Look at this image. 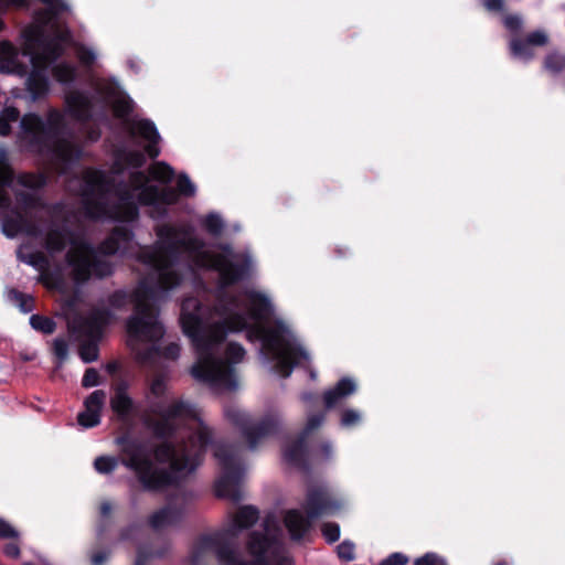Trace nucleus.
<instances>
[{
	"label": "nucleus",
	"instance_id": "nucleus-64",
	"mask_svg": "<svg viewBox=\"0 0 565 565\" xmlns=\"http://www.w3.org/2000/svg\"><path fill=\"white\" fill-rule=\"evenodd\" d=\"M24 565H33V564H31V563H25Z\"/></svg>",
	"mask_w": 565,
	"mask_h": 565
},
{
	"label": "nucleus",
	"instance_id": "nucleus-32",
	"mask_svg": "<svg viewBox=\"0 0 565 565\" xmlns=\"http://www.w3.org/2000/svg\"><path fill=\"white\" fill-rule=\"evenodd\" d=\"M118 459L111 456H99L94 460V468L100 475H109L118 467Z\"/></svg>",
	"mask_w": 565,
	"mask_h": 565
},
{
	"label": "nucleus",
	"instance_id": "nucleus-57",
	"mask_svg": "<svg viewBox=\"0 0 565 565\" xmlns=\"http://www.w3.org/2000/svg\"><path fill=\"white\" fill-rule=\"evenodd\" d=\"M11 134V125L0 116V136L7 137Z\"/></svg>",
	"mask_w": 565,
	"mask_h": 565
},
{
	"label": "nucleus",
	"instance_id": "nucleus-49",
	"mask_svg": "<svg viewBox=\"0 0 565 565\" xmlns=\"http://www.w3.org/2000/svg\"><path fill=\"white\" fill-rule=\"evenodd\" d=\"M18 532L12 527L10 523L0 518V539H15Z\"/></svg>",
	"mask_w": 565,
	"mask_h": 565
},
{
	"label": "nucleus",
	"instance_id": "nucleus-36",
	"mask_svg": "<svg viewBox=\"0 0 565 565\" xmlns=\"http://www.w3.org/2000/svg\"><path fill=\"white\" fill-rule=\"evenodd\" d=\"M75 49L76 56L82 65L92 66L95 63L97 55L93 49L84 44H78Z\"/></svg>",
	"mask_w": 565,
	"mask_h": 565
},
{
	"label": "nucleus",
	"instance_id": "nucleus-29",
	"mask_svg": "<svg viewBox=\"0 0 565 565\" xmlns=\"http://www.w3.org/2000/svg\"><path fill=\"white\" fill-rule=\"evenodd\" d=\"M108 104H111L115 116L121 119H126L134 110V102L122 93Z\"/></svg>",
	"mask_w": 565,
	"mask_h": 565
},
{
	"label": "nucleus",
	"instance_id": "nucleus-18",
	"mask_svg": "<svg viewBox=\"0 0 565 565\" xmlns=\"http://www.w3.org/2000/svg\"><path fill=\"white\" fill-rule=\"evenodd\" d=\"M66 111L81 122L92 118L93 104L89 95L85 92H71L65 97Z\"/></svg>",
	"mask_w": 565,
	"mask_h": 565
},
{
	"label": "nucleus",
	"instance_id": "nucleus-37",
	"mask_svg": "<svg viewBox=\"0 0 565 565\" xmlns=\"http://www.w3.org/2000/svg\"><path fill=\"white\" fill-rule=\"evenodd\" d=\"M17 202L24 209H36L40 199L32 192L19 191L15 193Z\"/></svg>",
	"mask_w": 565,
	"mask_h": 565
},
{
	"label": "nucleus",
	"instance_id": "nucleus-45",
	"mask_svg": "<svg viewBox=\"0 0 565 565\" xmlns=\"http://www.w3.org/2000/svg\"><path fill=\"white\" fill-rule=\"evenodd\" d=\"M414 565H447L445 558L440 557L436 553L429 552L418 557Z\"/></svg>",
	"mask_w": 565,
	"mask_h": 565
},
{
	"label": "nucleus",
	"instance_id": "nucleus-28",
	"mask_svg": "<svg viewBox=\"0 0 565 565\" xmlns=\"http://www.w3.org/2000/svg\"><path fill=\"white\" fill-rule=\"evenodd\" d=\"M8 298L10 301L14 302L23 313H29L35 309V300L31 295L23 294L17 289H10Z\"/></svg>",
	"mask_w": 565,
	"mask_h": 565
},
{
	"label": "nucleus",
	"instance_id": "nucleus-52",
	"mask_svg": "<svg viewBox=\"0 0 565 565\" xmlns=\"http://www.w3.org/2000/svg\"><path fill=\"white\" fill-rule=\"evenodd\" d=\"M110 551L102 550L93 553L90 562L93 565H103L109 557Z\"/></svg>",
	"mask_w": 565,
	"mask_h": 565
},
{
	"label": "nucleus",
	"instance_id": "nucleus-47",
	"mask_svg": "<svg viewBox=\"0 0 565 565\" xmlns=\"http://www.w3.org/2000/svg\"><path fill=\"white\" fill-rule=\"evenodd\" d=\"M99 384V373L94 367H89L85 371L82 379L83 387H94Z\"/></svg>",
	"mask_w": 565,
	"mask_h": 565
},
{
	"label": "nucleus",
	"instance_id": "nucleus-13",
	"mask_svg": "<svg viewBox=\"0 0 565 565\" xmlns=\"http://www.w3.org/2000/svg\"><path fill=\"white\" fill-rule=\"evenodd\" d=\"M323 422V413H316L308 416L306 426L299 434L298 438L288 444L284 449V459L288 465L297 467L303 471L309 470L307 440L309 435L315 429L319 428Z\"/></svg>",
	"mask_w": 565,
	"mask_h": 565
},
{
	"label": "nucleus",
	"instance_id": "nucleus-27",
	"mask_svg": "<svg viewBox=\"0 0 565 565\" xmlns=\"http://www.w3.org/2000/svg\"><path fill=\"white\" fill-rule=\"evenodd\" d=\"M76 67L70 62H61L52 67L54 78L61 84H71L76 77Z\"/></svg>",
	"mask_w": 565,
	"mask_h": 565
},
{
	"label": "nucleus",
	"instance_id": "nucleus-62",
	"mask_svg": "<svg viewBox=\"0 0 565 565\" xmlns=\"http://www.w3.org/2000/svg\"><path fill=\"white\" fill-rule=\"evenodd\" d=\"M311 398V395L310 394H303L302 395V399L303 401H309Z\"/></svg>",
	"mask_w": 565,
	"mask_h": 565
},
{
	"label": "nucleus",
	"instance_id": "nucleus-56",
	"mask_svg": "<svg viewBox=\"0 0 565 565\" xmlns=\"http://www.w3.org/2000/svg\"><path fill=\"white\" fill-rule=\"evenodd\" d=\"M547 40V35L543 31L532 32V45H541L544 44Z\"/></svg>",
	"mask_w": 565,
	"mask_h": 565
},
{
	"label": "nucleus",
	"instance_id": "nucleus-44",
	"mask_svg": "<svg viewBox=\"0 0 565 565\" xmlns=\"http://www.w3.org/2000/svg\"><path fill=\"white\" fill-rule=\"evenodd\" d=\"M545 66L552 72H559L565 67V56L558 53L551 54L545 60Z\"/></svg>",
	"mask_w": 565,
	"mask_h": 565
},
{
	"label": "nucleus",
	"instance_id": "nucleus-33",
	"mask_svg": "<svg viewBox=\"0 0 565 565\" xmlns=\"http://www.w3.org/2000/svg\"><path fill=\"white\" fill-rule=\"evenodd\" d=\"M204 228L213 236H218L223 228L224 222L222 217L216 213H209L203 220Z\"/></svg>",
	"mask_w": 565,
	"mask_h": 565
},
{
	"label": "nucleus",
	"instance_id": "nucleus-16",
	"mask_svg": "<svg viewBox=\"0 0 565 565\" xmlns=\"http://www.w3.org/2000/svg\"><path fill=\"white\" fill-rule=\"evenodd\" d=\"M105 402V391L96 390L90 393L84 401L85 409L77 415V423L84 428H93L99 425Z\"/></svg>",
	"mask_w": 565,
	"mask_h": 565
},
{
	"label": "nucleus",
	"instance_id": "nucleus-15",
	"mask_svg": "<svg viewBox=\"0 0 565 565\" xmlns=\"http://www.w3.org/2000/svg\"><path fill=\"white\" fill-rule=\"evenodd\" d=\"M129 135L131 137L139 136L146 141L145 153L151 159H156L160 156L159 142L161 136L150 119H136L130 122Z\"/></svg>",
	"mask_w": 565,
	"mask_h": 565
},
{
	"label": "nucleus",
	"instance_id": "nucleus-34",
	"mask_svg": "<svg viewBox=\"0 0 565 565\" xmlns=\"http://www.w3.org/2000/svg\"><path fill=\"white\" fill-rule=\"evenodd\" d=\"M167 550L151 551L146 546H139L137 551V557L135 565H147V562L151 558H161L166 555Z\"/></svg>",
	"mask_w": 565,
	"mask_h": 565
},
{
	"label": "nucleus",
	"instance_id": "nucleus-1",
	"mask_svg": "<svg viewBox=\"0 0 565 565\" xmlns=\"http://www.w3.org/2000/svg\"><path fill=\"white\" fill-rule=\"evenodd\" d=\"M156 234L158 241L151 246L140 247L137 253V259L148 268L147 280L138 296L142 295L149 281L177 288L185 276L196 269L217 271L220 285L213 313L218 320H213L212 312L196 298H186L181 306L180 322L196 354L191 375L215 390H237L235 365L244 360L245 349L239 343L230 342L224 356H218V353L228 333L244 331L252 324L245 295L248 289L241 294L226 291L227 287L252 276V255L248 252H234L230 244H220L222 253L213 254L206 249L202 238L185 227L163 224L157 227Z\"/></svg>",
	"mask_w": 565,
	"mask_h": 565
},
{
	"label": "nucleus",
	"instance_id": "nucleus-21",
	"mask_svg": "<svg viewBox=\"0 0 565 565\" xmlns=\"http://www.w3.org/2000/svg\"><path fill=\"white\" fill-rule=\"evenodd\" d=\"M356 391L355 382L350 377L341 379L333 388L328 390L323 394L326 408L334 407L343 398L354 394Z\"/></svg>",
	"mask_w": 565,
	"mask_h": 565
},
{
	"label": "nucleus",
	"instance_id": "nucleus-43",
	"mask_svg": "<svg viewBox=\"0 0 565 565\" xmlns=\"http://www.w3.org/2000/svg\"><path fill=\"white\" fill-rule=\"evenodd\" d=\"M19 183L25 188L38 189L45 184V180L42 175L23 174L20 177Z\"/></svg>",
	"mask_w": 565,
	"mask_h": 565
},
{
	"label": "nucleus",
	"instance_id": "nucleus-38",
	"mask_svg": "<svg viewBox=\"0 0 565 565\" xmlns=\"http://www.w3.org/2000/svg\"><path fill=\"white\" fill-rule=\"evenodd\" d=\"M79 356L85 363H90L98 358V347L94 342L83 343L79 347Z\"/></svg>",
	"mask_w": 565,
	"mask_h": 565
},
{
	"label": "nucleus",
	"instance_id": "nucleus-42",
	"mask_svg": "<svg viewBox=\"0 0 565 565\" xmlns=\"http://www.w3.org/2000/svg\"><path fill=\"white\" fill-rule=\"evenodd\" d=\"M128 300H129V295L122 289L114 291L108 297L109 306L115 309H120V308L125 307L127 305Z\"/></svg>",
	"mask_w": 565,
	"mask_h": 565
},
{
	"label": "nucleus",
	"instance_id": "nucleus-11",
	"mask_svg": "<svg viewBox=\"0 0 565 565\" xmlns=\"http://www.w3.org/2000/svg\"><path fill=\"white\" fill-rule=\"evenodd\" d=\"M224 414L241 430L249 450H255L262 439L277 434L281 427V418L276 412H270L258 420H253L248 413L236 406L226 407Z\"/></svg>",
	"mask_w": 565,
	"mask_h": 565
},
{
	"label": "nucleus",
	"instance_id": "nucleus-9",
	"mask_svg": "<svg viewBox=\"0 0 565 565\" xmlns=\"http://www.w3.org/2000/svg\"><path fill=\"white\" fill-rule=\"evenodd\" d=\"M305 508L307 516L298 509H290L285 513L284 523L292 541L302 540L311 529L312 520L333 513L339 510L340 504L332 499L327 487L315 486L307 491Z\"/></svg>",
	"mask_w": 565,
	"mask_h": 565
},
{
	"label": "nucleus",
	"instance_id": "nucleus-14",
	"mask_svg": "<svg viewBox=\"0 0 565 565\" xmlns=\"http://www.w3.org/2000/svg\"><path fill=\"white\" fill-rule=\"evenodd\" d=\"M190 495L185 492H178L168 498L167 504L149 516V525L153 530L179 523L188 511Z\"/></svg>",
	"mask_w": 565,
	"mask_h": 565
},
{
	"label": "nucleus",
	"instance_id": "nucleus-26",
	"mask_svg": "<svg viewBox=\"0 0 565 565\" xmlns=\"http://www.w3.org/2000/svg\"><path fill=\"white\" fill-rule=\"evenodd\" d=\"M94 88L105 103H109L121 93L118 83L109 78L97 79Z\"/></svg>",
	"mask_w": 565,
	"mask_h": 565
},
{
	"label": "nucleus",
	"instance_id": "nucleus-55",
	"mask_svg": "<svg viewBox=\"0 0 565 565\" xmlns=\"http://www.w3.org/2000/svg\"><path fill=\"white\" fill-rule=\"evenodd\" d=\"M114 394L129 395V383L125 380L117 382L114 387Z\"/></svg>",
	"mask_w": 565,
	"mask_h": 565
},
{
	"label": "nucleus",
	"instance_id": "nucleus-12",
	"mask_svg": "<svg viewBox=\"0 0 565 565\" xmlns=\"http://www.w3.org/2000/svg\"><path fill=\"white\" fill-rule=\"evenodd\" d=\"M481 6L489 14L501 17L509 33L511 56L526 61L530 56V33L524 31V18L519 13H507L508 0H482Z\"/></svg>",
	"mask_w": 565,
	"mask_h": 565
},
{
	"label": "nucleus",
	"instance_id": "nucleus-17",
	"mask_svg": "<svg viewBox=\"0 0 565 565\" xmlns=\"http://www.w3.org/2000/svg\"><path fill=\"white\" fill-rule=\"evenodd\" d=\"M17 258L19 262L24 263L40 273L39 281L49 284L51 281H62V274L60 270H50V259L42 252L23 253L22 250L17 252Z\"/></svg>",
	"mask_w": 565,
	"mask_h": 565
},
{
	"label": "nucleus",
	"instance_id": "nucleus-40",
	"mask_svg": "<svg viewBox=\"0 0 565 565\" xmlns=\"http://www.w3.org/2000/svg\"><path fill=\"white\" fill-rule=\"evenodd\" d=\"M53 354L58 359L60 364H62L68 355V343L64 338H56L53 341L52 345Z\"/></svg>",
	"mask_w": 565,
	"mask_h": 565
},
{
	"label": "nucleus",
	"instance_id": "nucleus-58",
	"mask_svg": "<svg viewBox=\"0 0 565 565\" xmlns=\"http://www.w3.org/2000/svg\"><path fill=\"white\" fill-rule=\"evenodd\" d=\"M321 454L324 460H328L332 456V445L330 443H323L321 445Z\"/></svg>",
	"mask_w": 565,
	"mask_h": 565
},
{
	"label": "nucleus",
	"instance_id": "nucleus-54",
	"mask_svg": "<svg viewBox=\"0 0 565 565\" xmlns=\"http://www.w3.org/2000/svg\"><path fill=\"white\" fill-rule=\"evenodd\" d=\"M3 553L11 558H18L20 556V547L15 543H8L3 548Z\"/></svg>",
	"mask_w": 565,
	"mask_h": 565
},
{
	"label": "nucleus",
	"instance_id": "nucleus-8",
	"mask_svg": "<svg viewBox=\"0 0 565 565\" xmlns=\"http://www.w3.org/2000/svg\"><path fill=\"white\" fill-rule=\"evenodd\" d=\"M20 127L21 138L30 150L47 156L60 174H66L79 160L82 149L61 110L50 108L45 119L35 113H28L20 119Z\"/></svg>",
	"mask_w": 565,
	"mask_h": 565
},
{
	"label": "nucleus",
	"instance_id": "nucleus-23",
	"mask_svg": "<svg viewBox=\"0 0 565 565\" xmlns=\"http://www.w3.org/2000/svg\"><path fill=\"white\" fill-rule=\"evenodd\" d=\"M110 408L118 419L127 422L135 412L136 404L130 395L113 394L110 397Z\"/></svg>",
	"mask_w": 565,
	"mask_h": 565
},
{
	"label": "nucleus",
	"instance_id": "nucleus-7",
	"mask_svg": "<svg viewBox=\"0 0 565 565\" xmlns=\"http://www.w3.org/2000/svg\"><path fill=\"white\" fill-rule=\"evenodd\" d=\"M147 280V275L140 279L138 286L131 294L134 313L126 321L128 344L136 350V359L143 365H152L159 358L177 360L181 348L178 343L171 342L163 350L158 342L164 335V328L158 319L156 302L167 298L168 292L174 288H166L154 281L147 282L145 291L139 297L138 292Z\"/></svg>",
	"mask_w": 565,
	"mask_h": 565
},
{
	"label": "nucleus",
	"instance_id": "nucleus-20",
	"mask_svg": "<svg viewBox=\"0 0 565 565\" xmlns=\"http://www.w3.org/2000/svg\"><path fill=\"white\" fill-rule=\"evenodd\" d=\"M63 54L64 46L62 40L60 38L50 39L42 42L40 52L31 57V63L39 64L49 70Z\"/></svg>",
	"mask_w": 565,
	"mask_h": 565
},
{
	"label": "nucleus",
	"instance_id": "nucleus-3",
	"mask_svg": "<svg viewBox=\"0 0 565 565\" xmlns=\"http://www.w3.org/2000/svg\"><path fill=\"white\" fill-rule=\"evenodd\" d=\"M114 190L113 180L102 170L87 169L84 172L82 191V210L89 220H113L131 223L139 217V205L149 206L150 216L154 220L168 215V206L178 202L179 194L175 189L147 184L142 171H132L129 184L120 182L115 188L117 203H110Z\"/></svg>",
	"mask_w": 565,
	"mask_h": 565
},
{
	"label": "nucleus",
	"instance_id": "nucleus-4",
	"mask_svg": "<svg viewBox=\"0 0 565 565\" xmlns=\"http://www.w3.org/2000/svg\"><path fill=\"white\" fill-rule=\"evenodd\" d=\"M258 518L256 508H239L227 529L202 535L198 540L192 551V565H199L204 553L210 551L215 554L221 565H294L278 531L268 529V521H265L264 532L253 531L249 534L247 551L253 559L244 558L236 544L238 532L252 527Z\"/></svg>",
	"mask_w": 565,
	"mask_h": 565
},
{
	"label": "nucleus",
	"instance_id": "nucleus-6",
	"mask_svg": "<svg viewBox=\"0 0 565 565\" xmlns=\"http://www.w3.org/2000/svg\"><path fill=\"white\" fill-rule=\"evenodd\" d=\"M245 295L252 318V324L245 329L247 339L263 342L276 361L275 372L281 377H289L296 366H301L308 370L311 380H316L317 372L310 367L309 353L285 322L276 320L273 327L266 326L274 315L271 299L258 290H247Z\"/></svg>",
	"mask_w": 565,
	"mask_h": 565
},
{
	"label": "nucleus",
	"instance_id": "nucleus-19",
	"mask_svg": "<svg viewBox=\"0 0 565 565\" xmlns=\"http://www.w3.org/2000/svg\"><path fill=\"white\" fill-rule=\"evenodd\" d=\"M49 70L32 63V71L26 78V90L33 102L44 97L49 92Z\"/></svg>",
	"mask_w": 565,
	"mask_h": 565
},
{
	"label": "nucleus",
	"instance_id": "nucleus-10",
	"mask_svg": "<svg viewBox=\"0 0 565 565\" xmlns=\"http://www.w3.org/2000/svg\"><path fill=\"white\" fill-rule=\"evenodd\" d=\"M244 447L241 444L218 441L214 446V457L222 469V475L215 483V492L220 498L233 502L242 500L241 481L245 471L243 463Z\"/></svg>",
	"mask_w": 565,
	"mask_h": 565
},
{
	"label": "nucleus",
	"instance_id": "nucleus-63",
	"mask_svg": "<svg viewBox=\"0 0 565 565\" xmlns=\"http://www.w3.org/2000/svg\"><path fill=\"white\" fill-rule=\"evenodd\" d=\"M3 29V22L2 20L0 19V31Z\"/></svg>",
	"mask_w": 565,
	"mask_h": 565
},
{
	"label": "nucleus",
	"instance_id": "nucleus-31",
	"mask_svg": "<svg viewBox=\"0 0 565 565\" xmlns=\"http://www.w3.org/2000/svg\"><path fill=\"white\" fill-rule=\"evenodd\" d=\"M29 322L34 330L43 334H52L56 329V322L46 316L32 315Z\"/></svg>",
	"mask_w": 565,
	"mask_h": 565
},
{
	"label": "nucleus",
	"instance_id": "nucleus-48",
	"mask_svg": "<svg viewBox=\"0 0 565 565\" xmlns=\"http://www.w3.org/2000/svg\"><path fill=\"white\" fill-rule=\"evenodd\" d=\"M407 563L408 557L405 554L395 552L384 558L380 565H406Z\"/></svg>",
	"mask_w": 565,
	"mask_h": 565
},
{
	"label": "nucleus",
	"instance_id": "nucleus-30",
	"mask_svg": "<svg viewBox=\"0 0 565 565\" xmlns=\"http://www.w3.org/2000/svg\"><path fill=\"white\" fill-rule=\"evenodd\" d=\"M151 177L157 181L168 184L174 178V170L164 161L156 162L149 170Z\"/></svg>",
	"mask_w": 565,
	"mask_h": 565
},
{
	"label": "nucleus",
	"instance_id": "nucleus-61",
	"mask_svg": "<svg viewBox=\"0 0 565 565\" xmlns=\"http://www.w3.org/2000/svg\"><path fill=\"white\" fill-rule=\"evenodd\" d=\"M492 565H510L507 559H497L492 563Z\"/></svg>",
	"mask_w": 565,
	"mask_h": 565
},
{
	"label": "nucleus",
	"instance_id": "nucleus-25",
	"mask_svg": "<svg viewBox=\"0 0 565 565\" xmlns=\"http://www.w3.org/2000/svg\"><path fill=\"white\" fill-rule=\"evenodd\" d=\"M46 6V9L39 12L43 23L50 24L52 20L57 19L64 12L70 11V6L64 0H40Z\"/></svg>",
	"mask_w": 565,
	"mask_h": 565
},
{
	"label": "nucleus",
	"instance_id": "nucleus-53",
	"mask_svg": "<svg viewBox=\"0 0 565 565\" xmlns=\"http://www.w3.org/2000/svg\"><path fill=\"white\" fill-rule=\"evenodd\" d=\"M138 532H139V526H137L135 524L129 525L126 529L121 530L120 540L121 541L135 540Z\"/></svg>",
	"mask_w": 565,
	"mask_h": 565
},
{
	"label": "nucleus",
	"instance_id": "nucleus-2",
	"mask_svg": "<svg viewBox=\"0 0 565 565\" xmlns=\"http://www.w3.org/2000/svg\"><path fill=\"white\" fill-rule=\"evenodd\" d=\"M149 391L151 396H146L148 408L142 424L162 440L154 447L153 456L159 463H169V467H157L142 441L124 438L119 441L122 444L121 463L136 475L143 490L159 492L196 470L212 443V433L192 404L166 397L163 376L153 379Z\"/></svg>",
	"mask_w": 565,
	"mask_h": 565
},
{
	"label": "nucleus",
	"instance_id": "nucleus-50",
	"mask_svg": "<svg viewBox=\"0 0 565 565\" xmlns=\"http://www.w3.org/2000/svg\"><path fill=\"white\" fill-rule=\"evenodd\" d=\"M0 116L6 118V120L11 125V122H15L19 119L20 111L18 108L10 106V107H6L1 111Z\"/></svg>",
	"mask_w": 565,
	"mask_h": 565
},
{
	"label": "nucleus",
	"instance_id": "nucleus-59",
	"mask_svg": "<svg viewBox=\"0 0 565 565\" xmlns=\"http://www.w3.org/2000/svg\"><path fill=\"white\" fill-rule=\"evenodd\" d=\"M111 511V504L107 501L103 502L100 504V514L102 516L106 518Z\"/></svg>",
	"mask_w": 565,
	"mask_h": 565
},
{
	"label": "nucleus",
	"instance_id": "nucleus-60",
	"mask_svg": "<svg viewBox=\"0 0 565 565\" xmlns=\"http://www.w3.org/2000/svg\"><path fill=\"white\" fill-rule=\"evenodd\" d=\"M107 371L113 373L117 370V364L111 362V363H108L107 366H106Z\"/></svg>",
	"mask_w": 565,
	"mask_h": 565
},
{
	"label": "nucleus",
	"instance_id": "nucleus-41",
	"mask_svg": "<svg viewBox=\"0 0 565 565\" xmlns=\"http://www.w3.org/2000/svg\"><path fill=\"white\" fill-rule=\"evenodd\" d=\"M321 531L329 544H332L340 539V526L338 523L327 522L322 525Z\"/></svg>",
	"mask_w": 565,
	"mask_h": 565
},
{
	"label": "nucleus",
	"instance_id": "nucleus-39",
	"mask_svg": "<svg viewBox=\"0 0 565 565\" xmlns=\"http://www.w3.org/2000/svg\"><path fill=\"white\" fill-rule=\"evenodd\" d=\"M355 545L351 541H343L337 546V554L340 559L351 562L355 558Z\"/></svg>",
	"mask_w": 565,
	"mask_h": 565
},
{
	"label": "nucleus",
	"instance_id": "nucleus-35",
	"mask_svg": "<svg viewBox=\"0 0 565 565\" xmlns=\"http://www.w3.org/2000/svg\"><path fill=\"white\" fill-rule=\"evenodd\" d=\"M177 192L186 198L195 194L196 188L186 173H180L177 181Z\"/></svg>",
	"mask_w": 565,
	"mask_h": 565
},
{
	"label": "nucleus",
	"instance_id": "nucleus-22",
	"mask_svg": "<svg viewBox=\"0 0 565 565\" xmlns=\"http://www.w3.org/2000/svg\"><path fill=\"white\" fill-rule=\"evenodd\" d=\"M105 315L103 311H94L85 318L77 321V329L84 335L90 339L99 338L103 326L105 323Z\"/></svg>",
	"mask_w": 565,
	"mask_h": 565
},
{
	"label": "nucleus",
	"instance_id": "nucleus-51",
	"mask_svg": "<svg viewBox=\"0 0 565 565\" xmlns=\"http://www.w3.org/2000/svg\"><path fill=\"white\" fill-rule=\"evenodd\" d=\"M19 230V222L17 220L7 218L3 221V233L8 237H13Z\"/></svg>",
	"mask_w": 565,
	"mask_h": 565
},
{
	"label": "nucleus",
	"instance_id": "nucleus-24",
	"mask_svg": "<svg viewBox=\"0 0 565 565\" xmlns=\"http://www.w3.org/2000/svg\"><path fill=\"white\" fill-rule=\"evenodd\" d=\"M115 158L117 161L135 169H139L146 163V156L142 151L127 147L118 148L115 152Z\"/></svg>",
	"mask_w": 565,
	"mask_h": 565
},
{
	"label": "nucleus",
	"instance_id": "nucleus-46",
	"mask_svg": "<svg viewBox=\"0 0 565 565\" xmlns=\"http://www.w3.org/2000/svg\"><path fill=\"white\" fill-rule=\"evenodd\" d=\"M361 420V415L358 411L354 409H345L341 415V426L351 427L359 424Z\"/></svg>",
	"mask_w": 565,
	"mask_h": 565
},
{
	"label": "nucleus",
	"instance_id": "nucleus-5",
	"mask_svg": "<svg viewBox=\"0 0 565 565\" xmlns=\"http://www.w3.org/2000/svg\"><path fill=\"white\" fill-rule=\"evenodd\" d=\"M134 244V233L125 225L113 232L95 247L89 242L76 237L67 222L52 221L44 234V248L50 255L58 254L67 246L65 264L71 269V278L76 285L87 282L92 277L105 278L113 274V265L104 256L129 252Z\"/></svg>",
	"mask_w": 565,
	"mask_h": 565
}]
</instances>
